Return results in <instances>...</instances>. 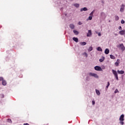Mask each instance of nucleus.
I'll return each mask as SVG.
<instances>
[{
  "label": "nucleus",
  "instance_id": "obj_1",
  "mask_svg": "<svg viewBox=\"0 0 125 125\" xmlns=\"http://www.w3.org/2000/svg\"><path fill=\"white\" fill-rule=\"evenodd\" d=\"M112 72L117 81H119V77H118V73H117V71L114 69H112Z\"/></svg>",
  "mask_w": 125,
  "mask_h": 125
},
{
  "label": "nucleus",
  "instance_id": "obj_2",
  "mask_svg": "<svg viewBox=\"0 0 125 125\" xmlns=\"http://www.w3.org/2000/svg\"><path fill=\"white\" fill-rule=\"evenodd\" d=\"M89 75L91 76V77H94V78H96L97 79H98V78L99 77L98 75H97L95 73H89Z\"/></svg>",
  "mask_w": 125,
  "mask_h": 125
},
{
  "label": "nucleus",
  "instance_id": "obj_3",
  "mask_svg": "<svg viewBox=\"0 0 125 125\" xmlns=\"http://www.w3.org/2000/svg\"><path fill=\"white\" fill-rule=\"evenodd\" d=\"M119 47L121 48V49L123 50V51H124V50H125V47L123 43L120 44Z\"/></svg>",
  "mask_w": 125,
  "mask_h": 125
},
{
  "label": "nucleus",
  "instance_id": "obj_4",
  "mask_svg": "<svg viewBox=\"0 0 125 125\" xmlns=\"http://www.w3.org/2000/svg\"><path fill=\"white\" fill-rule=\"evenodd\" d=\"M94 69L96 71H102V68L99 66H95Z\"/></svg>",
  "mask_w": 125,
  "mask_h": 125
},
{
  "label": "nucleus",
  "instance_id": "obj_5",
  "mask_svg": "<svg viewBox=\"0 0 125 125\" xmlns=\"http://www.w3.org/2000/svg\"><path fill=\"white\" fill-rule=\"evenodd\" d=\"M124 118H125V115L124 114L121 115L120 117L119 121H120V122H124V121H125V119Z\"/></svg>",
  "mask_w": 125,
  "mask_h": 125
},
{
  "label": "nucleus",
  "instance_id": "obj_6",
  "mask_svg": "<svg viewBox=\"0 0 125 125\" xmlns=\"http://www.w3.org/2000/svg\"><path fill=\"white\" fill-rule=\"evenodd\" d=\"M91 35H92V33L91 32V30H89L87 34V37H90L91 36Z\"/></svg>",
  "mask_w": 125,
  "mask_h": 125
},
{
  "label": "nucleus",
  "instance_id": "obj_7",
  "mask_svg": "<svg viewBox=\"0 0 125 125\" xmlns=\"http://www.w3.org/2000/svg\"><path fill=\"white\" fill-rule=\"evenodd\" d=\"M125 9V5H124V4H122L121 5V7L120 8V11L121 12H124V10Z\"/></svg>",
  "mask_w": 125,
  "mask_h": 125
},
{
  "label": "nucleus",
  "instance_id": "obj_8",
  "mask_svg": "<svg viewBox=\"0 0 125 125\" xmlns=\"http://www.w3.org/2000/svg\"><path fill=\"white\" fill-rule=\"evenodd\" d=\"M117 73L118 74H120V75H123V74H125V71H124V70H121V71L118 70Z\"/></svg>",
  "mask_w": 125,
  "mask_h": 125
},
{
  "label": "nucleus",
  "instance_id": "obj_9",
  "mask_svg": "<svg viewBox=\"0 0 125 125\" xmlns=\"http://www.w3.org/2000/svg\"><path fill=\"white\" fill-rule=\"evenodd\" d=\"M120 35L123 36V35H125V30H121L119 32Z\"/></svg>",
  "mask_w": 125,
  "mask_h": 125
},
{
  "label": "nucleus",
  "instance_id": "obj_10",
  "mask_svg": "<svg viewBox=\"0 0 125 125\" xmlns=\"http://www.w3.org/2000/svg\"><path fill=\"white\" fill-rule=\"evenodd\" d=\"M86 11H87V8H86V7L82 8L80 10V11H81V12Z\"/></svg>",
  "mask_w": 125,
  "mask_h": 125
},
{
  "label": "nucleus",
  "instance_id": "obj_11",
  "mask_svg": "<svg viewBox=\"0 0 125 125\" xmlns=\"http://www.w3.org/2000/svg\"><path fill=\"white\" fill-rule=\"evenodd\" d=\"M109 52H110V51L108 50V49H105L104 51L105 54H109Z\"/></svg>",
  "mask_w": 125,
  "mask_h": 125
},
{
  "label": "nucleus",
  "instance_id": "obj_12",
  "mask_svg": "<svg viewBox=\"0 0 125 125\" xmlns=\"http://www.w3.org/2000/svg\"><path fill=\"white\" fill-rule=\"evenodd\" d=\"M69 27H70V28H71L72 29V30H73V29L75 28V25L73 24H70L69 25Z\"/></svg>",
  "mask_w": 125,
  "mask_h": 125
},
{
  "label": "nucleus",
  "instance_id": "obj_13",
  "mask_svg": "<svg viewBox=\"0 0 125 125\" xmlns=\"http://www.w3.org/2000/svg\"><path fill=\"white\" fill-rule=\"evenodd\" d=\"M73 41H74V42H79V39H78V38H75V37H73Z\"/></svg>",
  "mask_w": 125,
  "mask_h": 125
},
{
  "label": "nucleus",
  "instance_id": "obj_14",
  "mask_svg": "<svg viewBox=\"0 0 125 125\" xmlns=\"http://www.w3.org/2000/svg\"><path fill=\"white\" fill-rule=\"evenodd\" d=\"M120 63V60L118 59L117 62L115 63V65L117 66H119V63Z\"/></svg>",
  "mask_w": 125,
  "mask_h": 125
},
{
  "label": "nucleus",
  "instance_id": "obj_15",
  "mask_svg": "<svg viewBox=\"0 0 125 125\" xmlns=\"http://www.w3.org/2000/svg\"><path fill=\"white\" fill-rule=\"evenodd\" d=\"M6 83H7L6 81L5 80H4L2 81V85H5L6 84Z\"/></svg>",
  "mask_w": 125,
  "mask_h": 125
},
{
  "label": "nucleus",
  "instance_id": "obj_16",
  "mask_svg": "<svg viewBox=\"0 0 125 125\" xmlns=\"http://www.w3.org/2000/svg\"><path fill=\"white\" fill-rule=\"evenodd\" d=\"M80 44L81 45H85L86 44V42H80Z\"/></svg>",
  "mask_w": 125,
  "mask_h": 125
},
{
  "label": "nucleus",
  "instance_id": "obj_17",
  "mask_svg": "<svg viewBox=\"0 0 125 125\" xmlns=\"http://www.w3.org/2000/svg\"><path fill=\"white\" fill-rule=\"evenodd\" d=\"M104 60H105V58L104 57H103L102 59H100V62H103Z\"/></svg>",
  "mask_w": 125,
  "mask_h": 125
},
{
  "label": "nucleus",
  "instance_id": "obj_18",
  "mask_svg": "<svg viewBox=\"0 0 125 125\" xmlns=\"http://www.w3.org/2000/svg\"><path fill=\"white\" fill-rule=\"evenodd\" d=\"M96 93L97 94V95H100V91L97 89H96Z\"/></svg>",
  "mask_w": 125,
  "mask_h": 125
},
{
  "label": "nucleus",
  "instance_id": "obj_19",
  "mask_svg": "<svg viewBox=\"0 0 125 125\" xmlns=\"http://www.w3.org/2000/svg\"><path fill=\"white\" fill-rule=\"evenodd\" d=\"M73 33L75 35H79V32L76 30H73Z\"/></svg>",
  "mask_w": 125,
  "mask_h": 125
},
{
  "label": "nucleus",
  "instance_id": "obj_20",
  "mask_svg": "<svg viewBox=\"0 0 125 125\" xmlns=\"http://www.w3.org/2000/svg\"><path fill=\"white\" fill-rule=\"evenodd\" d=\"M92 49H93L92 47L90 46L89 47V48L88 49V51H89V52L92 51Z\"/></svg>",
  "mask_w": 125,
  "mask_h": 125
},
{
  "label": "nucleus",
  "instance_id": "obj_21",
  "mask_svg": "<svg viewBox=\"0 0 125 125\" xmlns=\"http://www.w3.org/2000/svg\"><path fill=\"white\" fill-rule=\"evenodd\" d=\"M97 50L98 51H102V48H101L100 47H98L97 48Z\"/></svg>",
  "mask_w": 125,
  "mask_h": 125
},
{
  "label": "nucleus",
  "instance_id": "obj_22",
  "mask_svg": "<svg viewBox=\"0 0 125 125\" xmlns=\"http://www.w3.org/2000/svg\"><path fill=\"white\" fill-rule=\"evenodd\" d=\"M74 6H75V7H79L80 4H79L78 3H76V4H74Z\"/></svg>",
  "mask_w": 125,
  "mask_h": 125
},
{
  "label": "nucleus",
  "instance_id": "obj_23",
  "mask_svg": "<svg viewBox=\"0 0 125 125\" xmlns=\"http://www.w3.org/2000/svg\"><path fill=\"white\" fill-rule=\"evenodd\" d=\"M110 57L111 59H115V58H116L115 57V56H114L112 55H110Z\"/></svg>",
  "mask_w": 125,
  "mask_h": 125
},
{
  "label": "nucleus",
  "instance_id": "obj_24",
  "mask_svg": "<svg viewBox=\"0 0 125 125\" xmlns=\"http://www.w3.org/2000/svg\"><path fill=\"white\" fill-rule=\"evenodd\" d=\"M115 18L116 21H118V20H119V16H115Z\"/></svg>",
  "mask_w": 125,
  "mask_h": 125
},
{
  "label": "nucleus",
  "instance_id": "obj_25",
  "mask_svg": "<svg viewBox=\"0 0 125 125\" xmlns=\"http://www.w3.org/2000/svg\"><path fill=\"white\" fill-rule=\"evenodd\" d=\"M7 122H8V123H12V121H11V119H8L7 120Z\"/></svg>",
  "mask_w": 125,
  "mask_h": 125
},
{
  "label": "nucleus",
  "instance_id": "obj_26",
  "mask_svg": "<svg viewBox=\"0 0 125 125\" xmlns=\"http://www.w3.org/2000/svg\"><path fill=\"white\" fill-rule=\"evenodd\" d=\"M110 85V82H107V85L106 86V88H108V87H109V86Z\"/></svg>",
  "mask_w": 125,
  "mask_h": 125
},
{
  "label": "nucleus",
  "instance_id": "obj_27",
  "mask_svg": "<svg viewBox=\"0 0 125 125\" xmlns=\"http://www.w3.org/2000/svg\"><path fill=\"white\" fill-rule=\"evenodd\" d=\"M119 93V90H118V89H116L115 91H114V93Z\"/></svg>",
  "mask_w": 125,
  "mask_h": 125
},
{
  "label": "nucleus",
  "instance_id": "obj_28",
  "mask_svg": "<svg viewBox=\"0 0 125 125\" xmlns=\"http://www.w3.org/2000/svg\"><path fill=\"white\" fill-rule=\"evenodd\" d=\"M4 80H3V77H0V81H3Z\"/></svg>",
  "mask_w": 125,
  "mask_h": 125
},
{
  "label": "nucleus",
  "instance_id": "obj_29",
  "mask_svg": "<svg viewBox=\"0 0 125 125\" xmlns=\"http://www.w3.org/2000/svg\"><path fill=\"white\" fill-rule=\"evenodd\" d=\"M88 19H89V20H92V17L89 16V17H88Z\"/></svg>",
  "mask_w": 125,
  "mask_h": 125
},
{
  "label": "nucleus",
  "instance_id": "obj_30",
  "mask_svg": "<svg viewBox=\"0 0 125 125\" xmlns=\"http://www.w3.org/2000/svg\"><path fill=\"white\" fill-rule=\"evenodd\" d=\"M121 23H122V24H125V21H124V20H122L121 21Z\"/></svg>",
  "mask_w": 125,
  "mask_h": 125
},
{
  "label": "nucleus",
  "instance_id": "obj_31",
  "mask_svg": "<svg viewBox=\"0 0 125 125\" xmlns=\"http://www.w3.org/2000/svg\"><path fill=\"white\" fill-rule=\"evenodd\" d=\"M124 122H123V121L120 122V124L121 125H124Z\"/></svg>",
  "mask_w": 125,
  "mask_h": 125
},
{
  "label": "nucleus",
  "instance_id": "obj_32",
  "mask_svg": "<svg viewBox=\"0 0 125 125\" xmlns=\"http://www.w3.org/2000/svg\"><path fill=\"white\" fill-rule=\"evenodd\" d=\"M78 24H79V25H82L83 24V23H82V22H81V21H79Z\"/></svg>",
  "mask_w": 125,
  "mask_h": 125
},
{
  "label": "nucleus",
  "instance_id": "obj_33",
  "mask_svg": "<svg viewBox=\"0 0 125 125\" xmlns=\"http://www.w3.org/2000/svg\"><path fill=\"white\" fill-rule=\"evenodd\" d=\"M90 16H92V15H93V12H92L90 14Z\"/></svg>",
  "mask_w": 125,
  "mask_h": 125
},
{
  "label": "nucleus",
  "instance_id": "obj_34",
  "mask_svg": "<svg viewBox=\"0 0 125 125\" xmlns=\"http://www.w3.org/2000/svg\"><path fill=\"white\" fill-rule=\"evenodd\" d=\"M92 104L93 105H94V104H95V102L94 101H92Z\"/></svg>",
  "mask_w": 125,
  "mask_h": 125
},
{
  "label": "nucleus",
  "instance_id": "obj_35",
  "mask_svg": "<svg viewBox=\"0 0 125 125\" xmlns=\"http://www.w3.org/2000/svg\"><path fill=\"white\" fill-rule=\"evenodd\" d=\"M23 125H30L28 123H24L23 124Z\"/></svg>",
  "mask_w": 125,
  "mask_h": 125
},
{
  "label": "nucleus",
  "instance_id": "obj_36",
  "mask_svg": "<svg viewBox=\"0 0 125 125\" xmlns=\"http://www.w3.org/2000/svg\"><path fill=\"white\" fill-rule=\"evenodd\" d=\"M119 30H122V26H119Z\"/></svg>",
  "mask_w": 125,
  "mask_h": 125
},
{
  "label": "nucleus",
  "instance_id": "obj_37",
  "mask_svg": "<svg viewBox=\"0 0 125 125\" xmlns=\"http://www.w3.org/2000/svg\"><path fill=\"white\" fill-rule=\"evenodd\" d=\"M101 36V33H98V36H99V37H100Z\"/></svg>",
  "mask_w": 125,
  "mask_h": 125
},
{
  "label": "nucleus",
  "instance_id": "obj_38",
  "mask_svg": "<svg viewBox=\"0 0 125 125\" xmlns=\"http://www.w3.org/2000/svg\"><path fill=\"white\" fill-rule=\"evenodd\" d=\"M85 54L87 56V54H86V53H85Z\"/></svg>",
  "mask_w": 125,
  "mask_h": 125
},
{
  "label": "nucleus",
  "instance_id": "obj_39",
  "mask_svg": "<svg viewBox=\"0 0 125 125\" xmlns=\"http://www.w3.org/2000/svg\"><path fill=\"white\" fill-rule=\"evenodd\" d=\"M2 96L3 98L4 96L3 95V94H2Z\"/></svg>",
  "mask_w": 125,
  "mask_h": 125
},
{
  "label": "nucleus",
  "instance_id": "obj_40",
  "mask_svg": "<svg viewBox=\"0 0 125 125\" xmlns=\"http://www.w3.org/2000/svg\"><path fill=\"white\" fill-rule=\"evenodd\" d=\"M115 36H118V34H115Z\"/></svg>",
  "mask_w": 125,
  "mask_h": 125
}]
</instances>
